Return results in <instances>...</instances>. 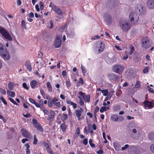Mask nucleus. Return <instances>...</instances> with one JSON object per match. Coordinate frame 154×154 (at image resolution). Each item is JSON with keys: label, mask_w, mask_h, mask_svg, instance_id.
Listing matches in <instances>:
<instances>
[{"label": "nucleus", "mask_w": 154, "mask_h": 154, "mask_svg": "<svg viewBox=\"0 0 154 154\" xmlns=\"http://www.w3.org/2000/svg\"><path fill=\"white\" fill-rule=\"evenodd\" d=\"M132 127L129 132L130 136L134 139L138 140L140 137L141 136L139 128L136 125Z\"/></svg>", "instance_id": "nucleus-1"}, {"label": "nucleus", "mask_w": 154, "mask_h": 154, "mask_svg": "<svg viewBox=\"0 0 154 154\" xmlns=\"http://www.w3.org/2000/svg\"><path fill=\"white\" fill-rule=\"evenodd\" d=\"M119 26L122 30L125 32H128L131 26L128 20L125 19L121 20L120 21Z\"/></svg>", "instance_id": "nucleus-2"}, {"label": "nucleus", "mask_w": 154, "mask_h": 154, "mask_svg": "<svg viewBox=\"0 0 154 154\" xmlns=\"http://www.w3.org/2000/svg\"><path fill=\"white\" fill-rule=\"evenodd\" d=\"M105 48L104 43L102 41H100L97 42L93 48V50L94 52L98 54L102 52Z\"/></svg>", "instance_id": "nucleus-3"}, {"label": "nucleus", "mask_w": 154, "mask_h": 154, "mask_svg": "<svg viewBox=\"0 0 154 154\" xmlns=\"http://www.w3.org/2000/svg\"><path fill=\"white\" fill-rule=\"evenodd\" d=\"M129 18L132 23L134 25H136L137 23L139 17L134 12H131L129 16Z\"/></svg>", "instance_id": "nucleus-4"}, {"label": "nucleus", "mask_w": 154, "mask_h": 154, "mask_svg": "<svg viewBox=\"0 0 154 154\" xmlns=\"http://www.w3.org/2000/svg\"><path fill=\"white\" fill-rule=\"evenodd\" d=\"M0 33L5 39L9 41H12V39L7 31L4 28L0 27Z\"/></svg>", "instance_id": "nucleus-5"}, {"label": "nucleus", "mask_w": 154, "mask_h": 154, "mask_svg": "<svg viewBox=\"0 0 154 154\" xmlns=\"http://www.w3.org/2000/svg\"><path fill=\"white\" fill-rule=\"evenodd\" d=\"M151 42L150 39L147 37L145 38L142 41V47L147 49L151 46Z\"/></svg>", "instance_id": "nucleus-6"}, {"label": "nucleus", "mask_w": 154, "mask_h": 154, "mask_svg": "<svg viewBox=\"0 0 154 154\" xmlns=\"http://www.w3.org/2000/svg\"><path fill=\"white\" fill-rule=\"evenodd\" d=\"M124 69V66L121 65L117 64L113 66V70L114 72L118 74H121L123 72Z\"/></svg>", "instance_id": "nucleus-7"}, {"label": "nucleus", "mask_w": 154, "mask_h": 154, "mask_svg": "<svg viewBox=\"0 0 154 154\" xmlns=\"http://www.w3.org/2000/svg\"><path fill=\"white\" fill-rule=\"evenodd\" d=\"M0 56L2 58L5 60H8L10 59V56L9 52L6 49L0 54Z\"/></svg>", "instance_id": "nucleus-8"}, {"label": "nucleus", "mask_w": 154, "mask_h": 154, "mask_svg": "<svg viewBox=\"0 0 154 154\" xmlns=\"http://www.w3.org/2000/svg\"><path fill=\"white\" fill-rule=\"evenodd\" d=\"M135 11L140 14H144L145 13V9L142 5H137L135 9Z\"/></svg>", "instance_id": "nucleus-9"}, {"label": "nucleus", "mask_w": 154, "mask_h": 154, "mask_svg": "<svg viewBox=\"0 0 154 154\" xmlns=\"http://www.w3.org/2000/svg\"><path fill=\"white\" fill-rule=\"evenodd\" d=\"M61 44L60 37L59 36H57L55 40L54 45L56 48L60 47Z\"/></svg>", "instance_id": "nucleus-10"}, {"label": "nucleus", "mask_w": 154, "mask_h": 154, "mask_svg": "<svg viewBox=\"0 0 154 154\" xmlns=\"http://www.w3.org/2000/svg\"><path fill=\"white\" fill-rule=\"evenodd\" d=\"M78 94L82 96L85 102H89L90 101V96L89 95H85V93L81 91L78 92Z\"/></svg>", "instance_id": "nucleus-11"}, {"label": "nucleus", "mask_w": 154, "mask_h": 154, "mask_svg": "<svg viewBox=\"0 0 154 154\" xmlns=\"http://www.w3.org/2000/svg\"><path fill=\"white\" fill-rule=\"evenodd\" d=\"M104 18L107 24L109 25L111 23L112 19L110 15L106 14L104 16Z\"/></svg>", "instance_id": "nucleus-12"}, {"label": "nucleus", "mask_w": 154, "mask_h": 154, "mask_svg": "<svg viewBox=\"0 0 154 154\" xmlns=\"http://www.w3.org/2000/svg\"><path fill=\"white\" fill-rule=\"evenodd\" d=\"M52 10L58 14L61 15L63 14L62 10L56 5H53L52 6Z\"/></svg>", "instance_id": "nucleus-13"}, {"label": "nucleus", "mask_w": 154, "mask_h": 154, "mask_svg": "<svg viewBox=\"0 0 154 154\" xmlns=\"http://www.w3.org/2000/svg\"><path fill=\"white\" fill-rule=\"evenodd\" d=\"M145 108L146 109H151L153 107V103L148 101H145L143 102Z\"/></svg>", "instance_id": "nucleus-14"}, {"label": "nucleus", "mask_w": 154, "mask_h": 154, "mask_svg": "<svg viewBox=\"0 0 154 154\" xmlns=\"http://www.w3.org/2000/svg\"><path fill=\"white\" fill-rule=\"evenodd\" d=\"M33 121L34 125L37 129L41 132L43 131V129L41 125L34 119H33Z\"/></svg>", "instance_id": "nucleus-15"}, {"label": "nucleus", "mask_w": 154, "mask_h": 154, "mask_svg": "<svg viewBox=\"0 0 154 154\" xmlns=\"http://www.w3.org/2000/svg\"><path fill=\"white\" fill-rule=\"evenodd\" d=\"M55 115V113L54 111H51L48 115V118L47 119V121L49 122H51L53 121Z\"/></svg>", "instance_id": "nucleus-16"}, {"label": "nucleus", "mask_w": 154, "mask_h": 154, "mask_svg": "<svg viewBox=\"0 0 154 154\" xmlns=\"http://www.w3.org/2000/svg\"><path fill=\"white\" fill-rule=\"evenodd\" d=\"M83 111V109L82 108H80L79 109H77L75 112V115L77 117L78 121H80L81 119V116Z\"/></svg>", "instance_id": "nucleus-17"}, {"label": "nucleus", "mask_w": 154, "mask_h": 154, "mask_svg": "<svg viewBox=\"0 0 154 154\" xmlns=\"http://www.w3.org/2000/svg\"><path fill=\"white\" fill-rule=\"evenodd\" d=\"M107 77L108 79L111 80H115L117 79L118 78V76L117 75L113 73L108 74Z\"/></svg>", "instance_id": "nucleus-18"}, {"label": "nucleus", "mask_w": 154, "mask_h": 154, "mask_svg": "<svg viewBox=\"0 0 154 154\" xmlns=\"http://www.w3.org/2000/svg\"><path fill=\"white\" fill-rule=\"evenodd\" d=\"M21 131L24 137L28 138H29L30 137V134L25 129L22 128L21 129Z\"/></svg>", "instance_id": "nucleus-19"}, {"label": "nucleus", "mask_w": 154, "mask_h": 154, "mask_svg": "<svg viewBox=\"0 0 154 154\" xmlns=\"http://www.w3.org/2000/svg\"><path fill=\"white\" fill-rule=\"evenodd\" d=\"M148 7L150 9L154 8V0H149L147 3Z\"/></svg>", "instance_id": "nucleus-20"}, {"label": "nucleus", "mask_w": 154, "mask_h": 154, "mask_svg": "<svg viewBox=\"0 0 154 154\" xmlns=\"http://www.w3.org/2000/svg\"><path fill=\"white\" fill-rule=\"evenodd\" d=\"M67 37L69 38L73 37L75 35L73 29L69 30L67 33Z\"/></svg>", "instance_id": "nucleus-21"}, {"label": "nucleus", "mask_w": 154, "mask_h": 154, "mask_svg": "<svg viewBox=\"0 0 154 154\" xmlns=\"http://www.w3.org/2000/svg\"><path fill=\"white\" fill-rule=\"evenodd\" d=\"M59 98L58 97H55L53 100H52L53 103L54 105L59 107L60 106L61 104L60 102H57Z\"/></svg>", "instance_id": "nucleus-22"}, {"label": "nucleus", "mask_w": 154, "mask_h": 154, "mask_svg": "<svg viewBox=\"0 0 154 154\" xmlns=\"http://www.w3.org/2000/svg\"><path fill=\"white\" fill-rule=\"evenodd\" d=\"M66 102L67 104H70L72 106L74 109H75L77 108V105L76 103L72 102L70 100H66Z\"/></svg>", "instance_id": "nucleus-23"}, {"label": "nucleus", "mask_w": 154, "mask_h": 154, "mask_svg": "<svg viewBox=\"0 0 154 154\" xmlns=\"http://www.w3.org/2000/svg\"><path fill=\"white\" fill-rule=\"evenodd\" d=\"M113 146L115 149L117 151H119L121 149V146L119 143H113Z\"/></svg>", "instance_id": "nucleus-24"}, {"label": "nucleus", "mask_w": 154, "mask_h": 154, "mask_svg": "<svg viewBox=\"0 0 154 154\" xmlns=\"http://www.w3.org/2000/svg\"><path fill=\"white\" fill-rule=\"evenodd\" d=\"M25 66L29 71L31 72V71L32 69V67L31 65L29 62H27L26 63Z\"/></svg>", "instance_id": "nucleus-25"}, {"label": "nucleus", "mask_w": 154, "mask_h": 154, "mask_svg": "<svg viewBox=\"0 0 154 154\" xmlns=\"http://www.w3.org/2000/svg\"><path fill=\"white\" fill-rule=\"evenodd\" d=\"M109 106H102L101 107L100 111L101 113H102L104 112L109 110Z\"/></svg>", "instance_id": "nucleus-26"}, {"label": "nucleus", "mask_w": 154, "mask_h": 154, "mask_svg": "<svg viewBox=\"0 0 154 154\" xmlns=\"http://www.w3.org/2000/svg\"><path fill=\"white\" fill-rule=\"evenodd\" d=\"M149 138L150 141L154 142V132L149 133Z\"/></svg>", "instance_id": "nucleus-27"}, {"label": "nucleus", "mask_w": 154, "mask_h": 154, "mask_svg": "<svg viewBox=\"0 0 154 154\" xmlns=\"http://www.w3.org/2000/svg\"><path fill=\"white\" fill-rule=\"evenodd\" d=\"M37 83L35 80H33L30 83V86L32 88H34Z\"/></svg>", "instance_id": "nucleus-28"}, {"label": "nucleus", "mask_w": 154, "mask_h": 154, "mask_svg": "<svg viewBox=\"0 0 154 154\" xmlns=\"http://www.w3.org/2000/svg\"><path fill=\"white\" fill-rule=\"evenodd\" d=\"M118 116L114 114L112 116L111 119L114 122H118Z\"/></svg>", "instance_id": "nucleus-29"}, {"label": "nucleus", "mask_w": 154, "mask_h": 154, "mask_svg": "<svg viewBox=\"0 0 154 154\" xmlns=\"http://www.w3.org/2000/svg\"><path fill=\"white\" fill-rule=\"evenodd\" d=\"M7 94L9 96L14 97L15 95V93L14 91H10L8 90L7 91Z\"/></svg>", "instance_id": "nucleus-30"}, {"label": "nucleus", "mask_w": 154, "mask_h": 154, "mask_svg": "<svg viewBox=\"0 0 154 154\" xmlns=\"http://www.w3.org/2000/svg\"><path fill=\"white\" fill-rule=\"evenodd\" d=\"M7 49L3 45L0 43V54L2 53L4 51Z\"/></svg>", "instance_id": "nucleus-31"}, {"label": "nucleus", "mask_w": 154, "mask_h": 154, "mask_svg": "<svg viewBox=\"0 0 154 154\" xmlns=\"http://www.w3.org/2000/svg\"><path fill=\"white\" fill-rule=\"evenodd\" d=\"M40 109L44 113V115H47L49 113V112L47 109H46L44 107H41Z\"/></svg>", "instance_id": "nucleus-32"}, {"label": "nucleus", "mask_w": 154, "mask_h": 154, "mask_svg": "<svg viewBox=\"0 0 154 154\" xmlns=\"http://www.w3.org/2000/svg\"><path fill=\"white\" fill-rule=\"evenodd\" d=\"M60 128L64 132L66 131V129L67 128V125L65 123H63L61 125Z\"/></svg>", "instance_id": "nucleus-33"}, {"label": "nucleus", "mask_w": 154, "mask_h": 154, "mask_svg": "<svg viewBox=\"0 0 154 154\" xmlns=\"http://www.w3.org/2000/svg\"><path fill=\"white\" fill-rule=\"evenodd\" d=\"M8 88L10 90H13L14 88L13 84L12 82H10L8 84Z\"/></svg>", "instance_id": "nucleus-34"}, {"label": "nucleus", "mask_w": 154, "mask_h": 154, "mask_svg": "<svg viewBox=\"0 0 154 154\" xmlns=\"http://www.w3.org/2000/svg\"><path fill=\"white\" fill-rule=\"evenodd\" d=\"M47 86L50 92H51L52 91L51 85L49 82H48L47 83Z\"/></svg>", "instance_id": "nucleus-35"}, {"label": "nucleus", "mask_w": 154, "mask_h": 154, "mask_svg": "<svg viewBox=\"0 0 154 154\" xmlns=\"http://www.w3.org/2000/svg\"><path fill=\"white\" fill-rule=\"evenodd\" d=\"M81 68L83 75L85 76V73L87 72L86 69L85 67L83 66L82 65L81 66Z\"/></svg>", "instance_id": "nucleus-36"}, {"label": "nucleus", "mask_w": 154, "mask_h": 154, "mask_svg": "<svg viewBox=\"0 0 154 154\" xmlns=\"http://www.w3.org/2000/svg\"><path fill=\"white\" fill-rule=\"evenodd\" d=\"M120 109V107L119 105H117L114 106L113 108V110L117 112Z\"/></svg>", "instance_id": "nucleus-37"}, {"label": "nucleus", "mask_w": 154, "mask_h": 154, "mask_svg": "<svg viewBox=\"0 0 154 154\" xmlns=\"http://www.w3.org/2000/svg\"><path fill=\"white\" fill-rule=\"evenodd\" d=\"M67 115L65 113L63 114L61 117V120L63 121H65L67 118Z\"/></svg>", "instance_id": "nucleus-38"}, {"label": "nucleus", "mask_w": 154, "mask_h": 154, "mask_svg": "<svg viewBox=\"0 0 154 154\" xmlns=\"http://www.w3.org/2000/svg\"><path fill=\"white\" fill-rule=\"evenodd\" d=\"M105 61L106 63L108 64L111 63L112 62V60L111 59V58L108 57L106 58Z\"/></svg>", "instance_id": "nucleus-39"}, {"label": "nucleus", "mask_w": 154, "mask_h": 154, "mask_svg": "<svg viewBox=\"0 0 154 154\" xmlns=\"http://www.w3.org/2000/svg\"><path fill=\"white\" fill-rule=\"evenodd\" d=\"M50 146H49L48 147L46 148V150L47 152L50 154H54V153L52 151L51 149Z\"/></svg>", "instance_id": "nucleus-40"}, {"label": "nucleus", "mask_w": 154, "mask_h": 154, "mask_svg": "<svg viewBox=\"0 0 154 154\" xmlns=\"http://www.w3.org/2000/svg\"><path fill=\"white\" fill-rule=\"evenodd\" d=\"M38 140L37 139L36 136L35 135H34V140L33 141V144L35 145L37 144Z\"/></svg>", "instance_id": "nucleus-41"}, {"label": "nucleus", "mask_w": 154, "mask_h": 154, "mask_svg": "<svg viewBox=\"0 0 154 154\" xmlns=\"http://www.w3.org/2000/svg\"><path fill=\"white\" fill-rule=\"evenodd\" d=\"M102 93L103 94V95L104 96H107L108 93V91L106 89H105L101 91Z\"/></svg>", "instance_id": "nucleus-42"}, {"label": "nucleus", "mask_w": 154, "mask_h": 154, "mask_svg": "<svg viewBox=\"0 0 154 154\" xmlns=\"http://www.w3.org/2000/svg\"><path fill=\"white\" fill-rule=\"evenodd\" d=\"M53 21L52 20H51L49 24L48 25V27L50 29H51L53 27Z\"/></svg>", "instance_id": "nucleus-43"}, {"label": "nucleus", "mask_w": 154, "mask_h": 154, "mask_svg": "<svg viewBox=\"0 0 154 154\" xmlns=\"http://www.w3.org/2000/svg\"><path fill=\"white\" fill-rule=\"evenodd\" d=\"M52 101L51 99H49L48 100V104L49 107H51L52 106Z\"/></svg>", "instance_id": "nucleus-44"}, {"label": "nucleus", "mask_w": 154, "mask_h": 154, "mask_svg": "<svg viewBox=\"0 0 154 154\" xmlns=\"http://www.w3.org/2000/svg\"><path fill=\"white\" fill-rule=\"evenodd\" d=\"M147 89H148L149 92L153 94H154V90L152 88H150L149 85L147 86Z\"/></svg>", "instance_id": "nucleus-45"}, {"label": "nucleus", "mask_w": 154, "mask_h": 154, "mask_svg": "<svg viewBox=\"0 0 154 154\" xmlns=\"http://www.w3.org/2000/svg\"><path fill=\"white\" fill-rule=\"evenodd\" d=\"M0 100L5 105L7 104L6 101H5L3 97H1L0 98Z\"/></svg>", "instance_id": "nucleus-46"}, {"label": "nucleus", "mask_w": 154, "mask_h": 154, "mask_svg": "<svg viewBox=\"0 0 154 154\" xmlns=\"http://www.w3.org/2000/svg\"><path fill=\"white\" fill-rule=\"evenodd\" d=\"M66 86L68 88H69L70 87L71 83L70 82L69 79V80L66 81Z\"/></svg>", "instance_id": "nucleus-47"}, {"label": "nucleus", "mask_w": 154, "mask_h": 154, "mask_svg": "<svg viewBox=\"0 0 154 154\" xmlns=\"http://www.w3.org/2000/svg\"><path fill=\"white\" fill-rule=\"evenodd\" d=\"M100 35H97L92 37L91 38V40H97L99 38H100Z\"/></svg>", "instance_id": "nucleus-48"}, {"label": "nucleus", "mask_w": 154, "mask_h": 154, "mask_svg": "<svg viewBox=\"0 0 154 154\" xmlns=\"http://www.w3.org/2000/svg\"><path fill=\"white\" fill-rule=\"evenodd\" d=\"M149 71V68L147 66L143 70V72L144 73H147Z\"/></svg>", "instance_id": "nucleus-49"}, {"label": "nucleus", "mask_w": 154, "mask_h": 154, "mask_svg": "<svg viewBox=\"0 0 154 154\" xmlns=\"http://www.w3.org/2000/svg\"><path fill=\"white\" fill-rule=\"evenodd\" d=\"M150 149L151 151L154 153V144H153L150 146Z\"/></svg>", "instance_id": "nucleus-50"}, {"label": "nucleus", "mask_w": 154, "mask_h": 154, "mask_svg": "<svg viewBox=\"0 0 154 154\" xmlns=\"http://www.w3.org/2000/svg\"><path fill=\"white\" fill-rule=\"evenodd\" d=\"M44 4L43 3L41 2L40 3V10H42L43 9H44Z\"/></svg>", "instance_id": "nucleus-51"}, {"label": "nucleus", "mask_w": 154, "mask_h": 154, "mask_svg": "<svg viewBox=\"0 0 154 154\" xmlns=\"http://www.w3.org/2000/svg\"><path fill=\"white\" fill-rule=\"evenodd\" d=\"M140 84L139 82L138 81H137L136 82V84L135 86V87L136 88H137L140 87Z\"/></svg>", "instance_id": "nucleus-52"}, {"label": "nucleus", "mask_w": 154, "mask_h": 154, "mask_svg": "<svg viewBox=\"0 0 154 154\" xmlns=\"http://www.w3.org/2000/svg\"><path fill=\"white\" fill-rule=\"evenodd\" d=\"M124 119V118L122 116H119L118 117V121L121 122L123 121Z\"/></svg>", "instance_id": "nucleus-53"}, {"label": "nucleus", "mask_w": 154, "mask_h": 154, "mask_svg": "<svg viewBox=\"0 0 154 154\" xmlns=\"http://www.w3.org/2000/svg\"><path fill=\"white\" fill-rule=\"evenodd\" d=\"M131 51L130 52V54H132L134 51V47L133 46H131L130 47Z\"/></svg>", "instance_id": "nucleus-54"}, {"label": "nucleus", "mask_w": 154, "mask_h": 154, "mask_svg": "<svg viewBox=\"0 0 154 154\" xmlns=\"http://www.w3.org/2000/svg\"><path fill=\"white\" fill-rule=\"evenodd\" d=\"M23 86L24 88L26 89V90H28L29 89V87L27 86L26 84L25 83H23Z\"/></svg>", "instance_id": "nucleus-55"}, {"label": "nucleus", "mask_w": 154, "mask_h": 154, "mask_svg": "<svg viewBox=\"0 0 154 154\" xmlns=\"http://www.w3.org/2000/svg\"><path fill=\"white\" fill-rule=\"evenodd\" d=\"M129 145L128 144H126L124 147L122 148V150H124L128 147Z\"/></svg>", "instance_id": "nucleus-56"}, {"label": "nucleus", "mask_w": 154, "mask_h": 154, "mask_svg": "<svg viewBox=\"0 0 154 154\" xmlns=\"http://www.w3.org/2000/svg\"><path fill=\"white\" fill-rule=\"evenodd\" d=\"M42 145L44 146H45L46 148L49 146V144L45 142H43L42 143Z\"/></svg>", "instance_id": "nucleus-57"}, {"label": "nucleus", "mask_w": 154, "mask_h": 154, "mask_svg": "<svg viewBox=\"0 0 154 154\" xmlns=\"http://www.w3.org/2000/svg\"><path fill=\"white\" fill-rule=\"evenodd\" d=\"M0 91L1 92V93L3 94L4 95L6 94V91L5 90L3 89H0Z\"/></svg>", "instance_id": "nucleus-58"}, {"label": "nucleus", "mask_w": 154, "mask_h": 154, "mask_svg": "<svg viewBox=\"0 0 154 154\" xmlns=\"http://www.w3.org/2000/svg\"><path fill=\"white\" fill-rule=\"evenodd\" d=\"M40 92L41 94L44 97L45 96V94L44 93V91L42 89H40Z\"/></svg>", "instance_id": "nucleus-59"}, {"label": "nucleus", "mask_w": 154, "mask_h": 154, "mask_svg": "<svg viewBox=\"0 0 154 154\" xmlns=\"http://www.w3.org/2000/svg\"><path fill=\"white\" fill-rule=\"evenodd\" d=\"M111 96L109 95H108L105 98L104 101H106L109 100L111 98Z\"/></svg>", "instance_id": "nucleus-60"}, {"label": "nucleus", "mask_w": 154, "mask_h": 154, "mask_svg": "<svg viewBox=\"0 0 154 154\" xmlns=\"http://www.w3.org/2000/svg\"><path fill=\"white\" fill-rule=\"evenodd\" d=\"M88 143V140L87 139L85 138L83 140V144L86 145Z\"/></svg>", "instance_id": "nucleus-61"}, {"label": "nucleus", "mask_w": 154, "mask_h": 154, "mask_svg": "<svg viewBox=\"0 0 154 154\" xmlns=\"http://www.w3.org/2000/svg\"><path fill=\"white\" fill-rule=\"evenodd\" d=\"M103 152V151L102 149L99 150L97 152V153L98 154H102Z\"/></svg>", "instance_id": "nucleus-62"}, {"label": "nucleus", "mask_w": 154, "mask_h": 154, "mask_svg": "<svg viewBox=\"0 0 154 154\" xmlns=\"http://www.w3.org/2000/svg\"><path fill=\"white\" fill-rule=\"evenodd\" d=\"M76 132L78 135H79L80 133V130L79 128L78 127L76 129Z\"/></svg>", "instance_id": "nucleus-63"}, {"label": "nucleus", "mask_w": 154, "mask_h": 154, "mask_svg": "<svg viewBox=\"0 0 154 154\" xmlns=\"http://www.w3.org/2000/svg\"><path fill=\"white\" fill-rule=\"evenodd\" d=\"M110 103V102L109 101H108L106 103L104 102L103 103V105L104 106H106L107 105L109 104Z\"/></svg>", "instance_id": "nucleus-64"}]
</instances>
